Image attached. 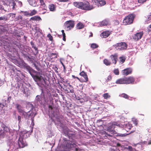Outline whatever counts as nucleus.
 Instances as JSON below:
<instances>
[{"mask_svg":"<svg viewBox=\"0 0 151 151\" xmlns=\"http://www.w3.org/2000/svg\"><path fill=\"white\" fill-rule=\"evenodd\" d=\"M64 25L67 30H70L74 27V22L71 20L67 21L65 22Z\"/></svg>","mask_w":151,"mask_h":151,"instance_id":"obj_9","label":"nucleus"},{"mask_svg":"<svg viewBox=\"0 0 151 151\" xmlns=\"http://www.w3.org/2000/svg\"><path fill=\"white\" fill-rule=\"evenodd\" d=\"M53 56H54L52 57V58H57V55L56 53H52L50 54V57H52Z\"/></svg>","mask_w":151,"mask_h":151,"instance_id":"obj_45","label":"nucleus"},{"mask_svg":"<svg viewBox=\"0 0 151 151\" xmlns=\"http://www.w3.org/2000/svg\"><path fill=\"white\" fill-rule=\"evenodd\" d=\"M35 50V51H36V52L37 54L38 53V48H37L35 46L33 48Z\"/></svg>","mask_w":151,"mask_h":151,"instance_id":"obj_52","label":"nucleus"},{"mask_svg":"<svg viewBox=\"0 0 151 151\" xmlns=\"http://www.w3.org/2000/svg\"><path fill=\"white\" fill-rule=\"evenodd\" d=\"M16 16L15 13H10V17H12V18H15Z\"/></svg>","mask_w":151,"mask_h":151,"instance_id":"obj_51","label":"nucleus"},{"mask_svg":"<svg viewBox=\"0 0 151 151\" xmlns=\"http://www.w3.org/2000/svg\"><path fill=\"white\" fill-rule=\"evenodd\" d=\"M47 37L48 38L49 40L51 41H52L53 39V37L50 34H49L47 35Z\"/></svg>","mask_w":151,"mask_h":151,"instance_id":"obj_42","label":"nucleus"},{"mask_svg":"<svg viewBox=\"0 0 151 151\" xmlns=\"http://www.w3.org/2000/svg\"><path fill=\"white\" fill-rule=\"evenodd\" d=\"M103 96L104 97V99H107L110 97V95H109L108 93L104 94L103 95Z\"/></svg>","mask_w":151,"mask_h":151,"instance_id":"obj_35","label":"nucleus"},{"mask_svg":"<svg viewBox=\"0 0 151 151\" xmlns=\"http://www.w3.org/2000/svg\"><path fill=\"white\" fill-rule=\"evenodd\" d=\"M143 35L142 32H137L132 36L133 39L136 41L140 39Z\"/></svg>","mask_w":151,"mask_h":151,"instance_id":"obj_12","label":"nucleus"},{"mask_svg":"<svg viewBox=\"0 0 151 151\" xmlns=\"http://www.w3.org/2000/svg\"><path fill=\"white\" fill-rule=\"evenodd\" d=\"M31 76L36 82L40 81L41 80V76H38L37 75H35L33 73L31 74Z\"/></svg>","mask_w":151,"mask_h":151,"instance_id":"obj_18","label":"nucleus"},{"mask_svg":"<svg viewBox=\"0 0 151 151\" xmlns=\"http://www.w3.org/2000/svg\"><path fill=\"white\" fill-rule=\"evenodd\" d=\"M87 101V99L86 97H84L83 98H79L78 99L77 102L78 103L82 104Z\"/></svg>","mask_w":151,"mask_h":151,"instance_id":"obj_22","label":"nucleus"},{"mask_svg":"<svg viewBox=\"0 0 151 151\" xmlns=\"http://www.w3.org/2000/svg\"><path fill=\"white\" fill-rule=\"evenodd\" d=\"M22 12L23 13V14L24 16H30V13H29L28 12Z\"/></svg>","mask_w":151,"mask_h":151,"instance_id":"obj_44","label":"nucleus"},{"mask_svg":"<svg viewBox=\"0 0 151 151\" xmlns=\"http://www.w3.org/2000/svg\"><path fill=\"white\" fill-rule=\"evenodd\" d=\"M91 47L93 49L97 48L98 47V45L95 43L92 44L91 45Z\"/></svg>","mask_w":151,"mask_h":151,"instance_id":"obj_38","label":"nucleus"},{"mask_svg":"<svg viewBox=\"0 0 151 151\" xmlns=\"http://www.w3.org/2000/svg\"><path fill=\"white\" fill-rule=\"evenodd\" d=\"M80 75L83 77L84 79L81 78V80L82 82H87L88 81V78L86 73L83 71L79 73Z\"/></svg>","mask_w":151,"mask_h":151,"instance_id":"obj_14","label":"nucleus"},{"mask_svg":"<svg viewBox=\"0 0 151 151\" xmlns=\"http://www.w3.org/2000/svg\"><path fill=\"white\" fill-rule=\"evenodd\" d=\"M114 73L116 75H118L119 74V70L118 69H115L114 70Z\"/></svg>","mask_w":151,"mask_h":151,"instance_id":"obj_43","label":"nucleus"},{"mask_svg":"<svg viewBox=\"0 0 151 151\" xmlns=\"http://www.w3.org/2000/svg\"><path fill=\"white\" fill-rule=\"evenodd\" d=\"M34 65L35 68L38 71H39L40 70V68L38 67V66L35 63H34Z\"/></svg>","mask_w":151,"mask_h":151,"instance_id":"obj_49","label":"nucleus"},{"mask_svg":"<svg viewBox=\"0 0 151 151\" xmlns=\"http://www.w3.org/2000/svg\"><path fill=\"white\" fill-rule=\"evenodd\" d=\"M127 148L130 151H132L133 150V148L132 146H129Z\"/></svg>","mask_w":151,"mask_h":151,"instance_id":"obj_56","label":"nucleus"},{"mask_svg":"<svg viewBox=\"0 0 151 151\" xmlns=\"http://www.w3.org/2000/svg\"><path fill=\"white\" fill-rule=\"evenodd\" d=\"M29 4L31 6L36 7L38 6V0H27Z\"/></svg>","mask_w":151,"mask_h":151,"instance_id":"obj_17","label":"nucleus"},{"mask_svg":"<svg viewBox=\"0 0 151 151\" xmlns=\"http://www.w3.org/2000/svg\"><path fill=\"white\" fill-rule=\"evenodd\" d=\"M145 20L146 22L150 21L151 19V12L150 13L149 15L146 16L145 17Z\"/></svg>","mask_w":151,"mask_h":151,"instance_id":"obj_32","label":"nucleus"},{"mask_svg":"<svg viewBox=\"0 0 151 151\" xmlns=\"http://www.w3.org/2000/svg\"><path fill=\"white\" fill-rule=\"evenodd\" d=\"M31 72H32L33 73H35L36 74V75L37 74L39 73L38 72L36 71L35 70H34L32 68V70H31Z\"/></svg>","mask_w":151,"mask_h":151,"instance_id":"obj_54","label":"nucleus"},{"mask_svg":"<svg viewBox=\"0 0 151 151\" xmlns=\"http://www.w3.org/2000/svg\"><path fill=\"white\" fill-rule=\"evenodd\" d=\"M65 37H66L65 35L63 36V40L64 41H66Z\"/></svg>","mask_w":151,"mask_h":151,"instance_id":"obj_63","label":"nucleus"},{"mask_svg":"<svg viewBox=\"0 0 151 151\" xmlns=\"http://www.w3.org/2000/svg\"><path fill=\"white\" fill-rule=\"evenodd\" d=\"M112 63L114 65L116 64L118 58V54L117 53H114L110 56Z\"/></svg>","mask_w":151,"mask_h":151,"instance_id":"obj_13","label":"nucleus"},{"mask_svg":"<svg viewBox=\"0 0 151 151\" xmlns=\"http://www.w3.org/2000/svg\"><path fill=\"white\" fill-rule=\"evenodd\" d=\"M112 78L111 76L110 75H109L107 77V79H106V81L107 82H108L110 81Z\"/></svg>","mask_w":151,"mask_h":151,"instance_id":"obj_46","label":"nucleus"},{"mask_svg":"<svg viewBox=\"0 0 151 151\" xmlns=\"http://www.w3.org/2000/svg\"><path fill=\"white\" fill-rule=\"evenodd\" d=\"M120 62H121L122 63H123L125 60V58L123 57H121L119 58Z\"/></svg>","mask_w":151,"mask_h":151,"instance_id":"obj_39","label":"nucleus"},{"mask_svg":"<svg viewBox=\"0 0 151 151\" xmlns=\"http://www.w3.org/2000/svg\"><path fill=\"white\" fill-rule=\"evenodd\" d=\"M30 43L33 48L35 46L34 44L32 42H31Z\"/></svg>","mask_w":151,"mask_h":151,"instance_id":"obj_60","label":"nucleus"},{"mask_svg":"<svg viewBox=\"0 0 151 151\" xmlns=\"http://www.w3.org/2000/svg\"><path fill=\"white\" fill-rule=\"evenodd\" d=\"M92 2L93 5L98 7L104 6L106 3L105 0H92Z\"/></svg>","mask_w":151,"mask_h":151,"instance_id":"obj_8","label":"nucleus"},{"mask_svg":"<svg viewBox=\"0 0 151 151\" xmlns=\"http://www.w3.org/2000/svg\"><path fill=\"white\" fill-rule=\"evenodd\" d=\"M66 131L65 132H66V134H67L69 138L70 139V138H72L74 137L75 136L76 132H75L74 130H72L66 128Z\"/></svg>","mask_w":151,"mask_h":151,"instance_id":"obj_11","label":"nucleus"},{"mask_svg":"<svg viewBox=\"0 0 151 151\" xmlns=\"http://www.w3.org/2000/svg\"><path fill=\"white\" fill-rule=\"evenodd\" d=\"M63 148L65 149L64 151H67L68 150L72 147H74L76 145V144L71 141L68 140H65Z\"/></svg>","mask_w":151,"mask_h":151,"instance_id":"obj_7","label":"nucleus"},{"mask_svg":"<svg viewBox=\"0 0 151 151\" xmlns=\"http://www.w3.org/2000/svg\"><path fill=\"white\" fill-rule=\"evenodd\" d=\"M41 20L40 17L37 16H34L31 18L29 20L30 21H39Z\"/></svg>","mask_w":151,"mask_h":151,"instance_id":"obj_21","label":"nucleus"},{"mask_svg":"<svg viewBox=\"0 0 151 151\" xmlns=\"http://www.w3.org/2000/svg\"><path fill=\"white\" fill-rule=\"evenodd\" d=\"M132 72V68H127L122 71V73L123 75L127 76L128 75L131 73Z\"/></svg>","mask_w":151,"mask_h":151,"instance_id":"obj_15","label":"nucleus"},{"mask_svg":"<svg viewBox=\"0 0 151 151\" xmlns=\"http://www.w3.org/2000/svg\"><path fill=\"white\" fill-rule=\"evenodd\" d=\"M21 119V117L20 116H18V120L20 122V121Z\"/></svg>","mask_w":151,"mask_h":151,"instance_id":"obj_64","label":"nucleus"},{"mask_svg":"<svg viewBox=\"0 0 151 151\" xmlns=\"http://www.w3.org/2000/svg\"><path fill=\"white\" fill-rule=\"evenodd\" d=\"M12 58L10 57V61L12 62L15 64H18V61L14 57L12 56V55H10Z\"/></svg>","mask_w":151,"mask_h":151,"instance_id":"obj_25","label":"nucleus"},{"mask_svg":"<svg viewBox=\"0 0 151 151\" xmlns=\"http://www.w3.org/2000/svg\"><path fill=\"white\" fill-rule=\"evenodd\" d=\"M5 19V18L4 17H0V20H4Z\"/></svg>","mask_w":151,"mask_h":151,"instance_id":"obj_59","label":"nucleus"},{"mask_svg":"<svg viewBox=\"0 0 151 151\" xmlns=\"http://www.w3.org/2000/svg\"><path fill=\"white\" fill-rule=\"evenodd\" d=\"M112 125H114V127H115V126H119V127H120V125L119 124H118V123L117 122H114L113 123H112L111 124Z\"/></svg>","mask_w":151,"mask_h":151,"instance_id":"obj_47","label":"nucleus"},{"mask_svg":"<svg viewBox=\"0 0 151 151\" xmlns=\"http://www.w3.org/2000/svg\"><path fill=\"white\" fill-rule=\"evenodd\" d=\"M147 0H138V1L139 3H143L146 2Z\"/></svg>","mask_w":151,"mask_h":151,"instance_id":"obj_48","label":"nucleus"},{"mask_svg":"<svg viewBox=\"0 0 151 151\" xmlns=\"http://www.w3.org/2000/svg\"><path fill=\"white\" fill-rule=\"evenodd\" d=\"M65 91L68 93H73L74 92V90L73 87L70 86L68 87L67 88Z\"/></svg>","mask_w":151,"mask_h":151,"instance_id":"obj_23","label":"nucleus"},{"mask_svg":"<svg viewBox=\"0 0 151 151\" xmlns=\"http://www.w3.org/2000/svg\"><path fill=\"white\" fill-rule=\"evenodd\" d=\"M53 69L55 70V71L56 72H58L57 70H58V68L57 66L56 65H55L53 68Z\"/></svg>","mask_w":151,"mask_h":151,"instance_id":"obj_50","label":"nucleus"},{"mask_svg":"<svg viewBox=\"0 0 151 151\" xmlns=\"http://www.w3.org/2000/svg\"><path fill=\"white\" fill-rule=\"evenodd\" d=\"M135 16L133 14H130L126 16L123 21V24L125 25H129L133 23Z\"/></svg>","mask_w":151,"mask_h":151,"instance_id":"obj_4","label":"nucleus"},{"mask_svg":"<svg viewBox=\"0 0 151 151\" xmlns=\"http://www.w3.org/2000/svg\"><path fill=\"white\" fill-rule=\"evenodd\" d=\"M22 5V3L17 0H10V6H12L13 10H15L18 7H21Z\"/></svg>","mask_w":151,"mask_h":151,"instance_id":"obj_6","label":"nucleus"},{"mask_svg":"<svg viewBox=\"0 0 151 151\" xmlns=\"http://www.w3.org/2000/svg\"><path fill=\"white\" fill-rule=\"evenodd\" d=\"M121 96L126 99H128L129 98V96L127 94L124 93L122 94L121 95Z\"/></svg>","mask_w":151,"mask_h":151,"instance_id":"obj_41","label":"nucleus"},{"mask_svg":"<svg viewBox=\"0 0 151 151\" xmlns=\"http://www.w3.org/2000/svg\"><path fill=\"white\" fill-rule=\"evenodd\" d=\"M148 32H151V24L148 27Z\"/></svg>","mask_w":151,"mask_h":151,"instance_id":"obj_55","label":"nucleus"},{"mask_svg":"<svg viewBox=\"0 0 151 151\" xmlns=\"http://www.w3.org/2000/svg\"><path fill=\"white\" fill-rule=\"evenodd\" d=\"M23 93L25 94V96L27 97L31 94L30 90L27 88H24Z\"/></svg>","mask_w":151,"mask_h":151,"instance_id":"obj_20","label":"nucleus"},{"mask_svg":"<svg viewBox=\"0 0 151 151\" xmlns=\"http://www.w3.org/2000/svg\"><path fill=\"white\" fill-rule=\"evenodd\" d=\"M134 132V131H132L130 133H118L117 134V136H119V137H125L127 135L131 133H133Z\"/></svg>","mask_w":151,"mask_h":151,"instance_id":"obj_28","label":"nucleus"},{"mask_svg":"<svg viewBox=\"0 0 151 151\" xmlns=\"http://www.w3.org/2000/svg\"><path fill=\"white\" fill-rule=\"evenodd\" d=\"M28 65H27V64L25 63H23V66L25 68H26V66H28Z\"/></svg>","mask_w":151,"mask_h":151,"instance_id":"obj_58","label":"nucleus"},{"mask_svg":"<svg viewBox=\"0 0 151 151\" xmlns=\"http://www.w3.org/2000/svg\"><path fill=\"white\" fill-rule=\"evenodd\" d=\"M73 4L76 7L83 10H90L94 8L93 6L90 5L89 3L87 1L84 2H75Z\"/></svg>","mask_w":151,"mask_h":151,"instance_id":"obj_1","label":"nucleus"},{"mask_svg":"<svg viewBox=\"0 0 151 151\" xmlns=\"http://www.w3.org/2000/svg\"><path fill=\"white\" fill-rule=\"evenodd\" d=\"M18 19H20L21 20H22L23 19V18H22V17L21 16H19L18 17Z\"/></svg>","mask_w":151,"mask_h":151,"instance_id":"obj_61","label":"nucleus"},{"mask_svg":"<svg viewBox=\"0 0 151 151\" xmlns=\"http://www.w3.org/2000/svg\"><path fill=\"white\" fill-rule=\"evenodd\" d=\"M115 127L114 125L111 124L107 128V131L111 132L112 134H116V132L114 130Z\"/></svg>","mask_w":151,"mask_h":151,"instance_id":"obj_16","label":"nucleus"},{"mask_svg":"<svg viewBox=\"0 0 151 151\" xmlns=\"http://www.w3.org/2000/svg\"><path fill=\"white\" fill-rule=\"evenodd\" d=\"M134 81L135 79L133 77H124L117 80L116 83L117 84H133Z\"/></svg>","mask_w":151,"mask_h":151,"instance_id":"obj_2","label":"nucleus"},{"mask_svg":"<svg viewBox=\"0 0 151 151\" xmlns=\"http://www.w3.org/2000/svg\"><path fill=\"white\" fill-rule=\"evenodd\" d=\"M37 12V11L35 9H34L30 13V16H32L35 14Z\"/></svg>","mask_w":151,"mask_h":151,"instance_id":"obj_40","label":"nucleus"},{"mask_svg":"<svg viewBox=\"0 0 151 151\" xmlns=\"http://www.w3.org/2000/svg\"><path fill=\"white\" fill-rule=\"evenodd\" d=\"M28 133V132H23L22 134H23V138H22L21 137L18 140V143L19 145H22V147H23L27 145V144L25 142H24L23 140V139L24 138L27 137V134Z\"/></svg>","mask_w":151,"mask_h":151,"instance_id":"obj_10","label":"nucleus"},{"mask_svg":"<svg viewBox=\"0 0 151 151\" xmlns=\"http://www.w3.org/2000/svg\"><path fill=\"white\" fill-rule=\"evenodd\" d=\"M132 121L133 122L134 124L136 126H137L138 124V120L136 119H133Z\"/></svg>","mask_w":151,"mask_h":151,"instance_id":"obj_37","label":"nucleus"},{"mask_svg":"<svg viewBox=\"0 0 151 151\" xmlns=\"http://www.w3.org/2000/svg\"><path fill=\"white\" fill-rule=\"evenodd\" d=\"M108 21L106 19H105L100 22V24L101 26H106L108 24Z\"/></svg>","mask_w":151,"mask_h":151,"instance_id":"obj_29","label":"nucleus"},{"mask_svg":"<svg viewBox=\"0 0 151 151\" xmlns=\"http://www.w3.org/2000/svg\"><path fill=\"white\" fill-rule=\"evenodd\" d=\"M103 63L106 66H109L111 64V62L108 59H105L103 60Z\"/></svg>","mask_w":151,"mask_h":151,"instance_id":"obj_27","label":"nucleus"},{"mask_svg":"<svg viewBox=\"0 0 151 151\" xmlns=\"http://www.w3.org/2000/svg\"><path fill=\"white\" fill-rule=\"evenodd\" d=\"M124 127H125L127 129L130 130L132 127V124H131L127 123L125 125H124Z\"/></svg>","mask_w":151,"mask_h":151,"instance_id":"obj_30","label":"nucleus"},{"mask_svg":"<svg viewBox=\"0 0 151 151\" xmlns=\"http://www.w3.org/2000/svg\"><path fill=\"white\" fill-rule=\"evenodd\" d=\"M104 134L105 135V136H103L104 137H106L107 138H109L110 137H111L113 136L112 135L109 134L107 133H106V132H104Z\"/></svg>","mask_w":151,"mask_h":151,"instance_id":"obj_36","label":"nucleus"},{"mask_svg":"<svg viewBox=\"0 0 151 151\" xmlns=\"http://www.w3.org/2000/svg\"><path fill=\"white\" fill-rule=\"evenodd\" d=\"M72 77L73 78H77V79H78L79 81H80V79L78 77H76L75 76H74V75H72Z\"/></svg>","mask_w":151,"mask_h":151,"instance_id":"obj_57","label":"nucleus"},{"mask_svg":"<svg viewBox=\"0 0 151 151\" xmlns=\"http://www.w3.org/2000/svg\"><path fill=\"white\" fill-rule=\"evenodd\" d=\"M25 68L28 71L30 74L31 75L32 73L31 72V70L32 69V68L30 67L29 65L26 66V68Z\"/></svg>","mask_w":151,"mask_h":151,"instance_id":"obj_34","label":"nucleus"},{"mask_svg":"<svg viewBox=\"0 0 151 151\" xmlns=\"http://www.w3.org/2000/svg\"><path fill=\"white\" fill-rule=\"evenodd\" d=\"M48 8L51 11H54L55 10L56 6L52 4H50L48 6Z\"/></svg>","mask_w":151,"mask_h":151,"instance_id":"obj_24","label":"nucleus"},{"mask_svg":"<svg viewBox=\"0 0 151 151\" xmlns=\"http://www.w3.org/2000/svg\"><path fill=\"white\" fill-rule=\"evenodd\" d=\"M16 106H17V108L18 110V112L20 114L23 115L24 117L25 118H29L30 116H33V117L31 118V119L32 121L33 122L34 120L33 117L35 116V114L34 115V113L31 112V113L29 114H28V113L24 111L22 109V107L20 105H19L18 104H16Z\"/></svg>","mask_w":151,"mask_h":151,"instance_id":"obj_3","label":"nucleus"},{"mask_svg":"<svg viewBox=\"0 0 151 151\" xmlns=\"http://www.w3.org/2000/svg\"><path fill=\"white\" fill-rule=\"evenodd\" d=\"M40 97L39 96H36L37 99L38 101H39V100H40Z\"/></svg>","mask_w":151,"mask_h":151,"instance_id":"obj_62","label":"nucleus"},{"mask_svg":"<svg viewBox=\"0 0 151 151\" xmlns=\"http://www.w3.org/2000/svg\"><path fill=\"white\" fill-rule=\"evenodd\" d=\"M127 45L124 42H121L116 43L113 46L118 51L126 50L127 47Z\"/></svg>","mask_w":151,"mask_h":151,"instance_id":"obj_5","label":"nucleus"},{"mask_svg":"<svg viewBox=\"0 0 151 151\" xmlns=\"http://www.w3.org/2000/svg\"><path fill=\"white\" fill-rule=\"evenodd\" d=\"M4 81L0 79V86H2L4 83Z\"/></svg>","mask_w":151,"mask_h":151,"instance_id":"obj_53","label":"nucleus"},{"mask_svg":"<svg viewBox=\"0 0 151 151\" xmlns=\"http://www.w3.org/2000/svg\"><path fill=\"white\" fill-rule=\"evenodd\" d=\"M84 27L83 25L81 23H79L76 25V27L77 29H80L83 28Z\"/></svg>","mask_w":151,"mask_h":151,"instance_id":"obj_31","label":"nucleus"},{"mask_svg":"<svg viewBox=\"0 0 151 151\" xmlns=\"http://www.w3.org/2000/svg\"><path fill=\"white\" fill-rule=\"evenodd\" d=\"M22 53L24 57L26 58L27 59L29 60L32 59V58L28 55V53L26 52V53H24V52H22Z\"/></svg>","mask_w":151,"mask_h":151,"instance_id":"obj_33","label":"nucleus"},{"mask_svg":"<svg viewBox=\"0 0 151 151\" xmlns=\"http://www.w3.org/2000/svg\"><path fill=\"white\" fill-rule=\"evenodd\" d=\"M110 35L109 31H106L103 32L100 35L101 37L103 38H106L108 37Z\"/></svg>","mask_w":151,"mask_h":151,"instance_id":"obj_19","label":"nucleus"},{"mask_svg":"<svg viewBox=\"0 0 151 151\" xmlns=\"http://www.w3.org/2000/svg\"><path fill=\"white\" fill-rule=\"evenodd\" d=\"M40 3V7L43 10H47V7L46 6L45 3L44 1L41 2Z\"/></svg>","mask_w":151,"mask_h":151,"instance_id":"obj_26","label":"nucleus"}]
</instances>
